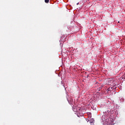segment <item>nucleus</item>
<instances>
[{"label": "nucleus", "instance_id": "f257e3e1", "mask_svg": "<svg viewBox=\"0 0 125 125\" xmlns=\"http://www.w3.org/2000/svg\"><path fill=\"white\" fill-rule=\"evenodd\" d=\"M44 2L46 3H48L49 2V0H44Z\"/></svg>", "mask_w": 125, "mask_h": 125}, {"label": "nucleus", "instance_id": "f03ea898", "mask_svg": "<svg viewBox=\"0 0 125 125\" xmlns=\"http://www.w3.org/2000/svg\"><path fill=\"white\" fill-rule=\"evenodd\" d=\"M79 2H78V3H77V5H79Z\"/></svg>", "mask_w": 125, "mask_h": 125}, {"label": "nucleus", "instance_id": "7ed1b4c3", "mask_svg": "<svg viewBox=\"0 0 125 125\" xmlns=\"http://www.w3.org/2000/svg\"><path fill=\"white\" fill-rule=\"evenodd\" d=\"M93 122H94V120H93V122H90V123H93Z\"/></svg>", "mask_w": 125, "mask_h": 125}]
</instances>
